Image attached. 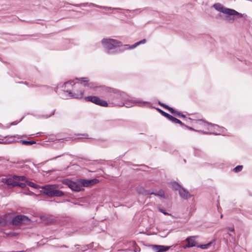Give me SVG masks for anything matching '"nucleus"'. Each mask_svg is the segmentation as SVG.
<instances>
[{
    "mask_svg": "<svg viewBox=\"0 0 252 252\" xmlns=\"http://www.w3.org/2000/svg\"><path fill=\"white\" fill-rule=\"evenodd\" d=\"M105 91L109 93L107 97L111 106L129 108L133 106V102L130 101L129 96L126 93L110 87H106Z\"/></svg>",
    "mask_w": 252,
    "mask_h": 252,
    "instance_id": "1",
    "label": "nucleus"
},
{
    "mask_svg": "<svg viewBox=\"0 0 252 252\" xmlns=\"http://www.w3.org/2000/svg\"><path fill=\"white\" fill-rule=\"evenodd\" d=\"M101 44L105 53L109 55H116L121 53L126 50V46L128 45H123L122 43L112 38H103Z\"/></svg>",
    "mask_w": 252,
    "mask_h": 252,
    "instance_id": "2",
    "label": "nucleus"
},
{
    "mask_svg": "<svg viewBox=\"0 0 252 252\" xmlns=\"http://www.w3.org/2000/svg\"><path fill=\"white\" fill-rule=\"evenodd\" d=\"M58 185H46L42 186L41 192L42 194H45L50 197H62L64 196V193L60 190L58 189Z\"/></svg>",
    "mask_w": 252,
    "mask_h": 252,
    "instance_id": "3",
    "label": "nucleus"
},
{
    "mask_svg": "<svg viewBox=\"0 0 252 252\" xmlns=\"http://www.w3.org/2000/svg\"><path fill=\"white\" fill-rule=\"evenodd\" d=\"M26 179V177L25 176L14 175L12 178L6 179L4 183L11 187L18 186L22 188H25L26 185L25 183H22V181Z\"/></svg>",
    "mask_w": 252,
    "mask_h": 252,
    "instance_id": "4",
    "label": "nucleus"
},
{
    "mask_svg": "<svg viewBox=\"0 0 252 252\" xmlns=\"http://www.w3.org/2000/svg\"><path fill=\"white\" fill-rule=\"evenodd\" d=\"M213 7L218 11L222 12L229 15H236L239 18L243 17V14L239 13L234 9L228 8L224 7L220 3H216L213 5Z\"/></svg>",
    "mask_w": 252,
    "mask_h": 252,
    "instance_id": "5",
    "label": "nucleus"
},
{
    "mask_svg": "<svg viewBox=\"0 0 252 252\" xmlns=\"http://www.w3.org/2000/svg\"><path fill=\"white\" fill-rule=\"evenodd\" d=\"M80 179L75 182L72 181L69 179H65L62 180V183L67 186L72 191L78 192L83 189L82 184L80 183Z\"/></svg>",
    "mask_w": 252,
    "mask_h": 252,
    "instance_id": "6",
    "label": "nucleus"
},
{
    "mask_svg": "<svg viewBox=\"0 0 252 252\" xmlns=\"http://www.w3.org/2000/svg\"><path fill=\"white\" fill-rule=\"evenodd\" d=\"M198 124L204 128L211 131H214L216 129H220V130H218L219 131L223 132L225 128L223 127H220L217 125H213L212 123H208L207 122H205L202 120H198Z\"/></svg>",
    "mask_w": 252,
    "mask_h": 252,
    "instance_id": "7",
    "label": "nucleus"
},
{
    "mask_svg": "<svg viewBox=\"0 0 252 252\" xmlns=\"http://www.w3.org/2000/svg\"><path fill=\"white\" fill-rule=\"evenodd\" d=\"M84 99L86 101L91 102L101 106L107 107L108 106V103L107 101L100 99L99 97L96 96L90 95L86 96L84 97Z\"/></svg>",
    "mask_w": 252,
    "mask_h": 252,
    "instance_id": "8",
    "label": "nucleus"
},
{
    "mask_svg": "<svg viewBox=\"0 0 252 252\" xmlns=\"http://www.w3.org/2000/svg\"><path fill=\"white\" fill-rule=\"evenodd\" d=\"M67 4H69V3L66 2ZM69 4H70L69 3ZM71 5L79 7V6H85L86 5H89V6H92L99 9H102L106 10H122V9L120 8H112L111 7H108V6H101L99 5H97L96 4H94V3L92 2H85V3H81L80 4H71Z\"/></svg>",
    "mask_w": 252,
    "mask_h": 252,
    "instance_id": "9",
    "label": "nucleus"
},
{
    "mask_svg": "<svg viewBox=\"0 0 252 252\" xmlns=\"http://www.w3.org/2000/svg\"><path fill=\"white\" fill-rule=\"evenodd\" d=\"M30 220L25 215H17L14 217L11 220V223L13 225H18L21 223H28Z\"/></svg>",
    "mask_w": 252,
    "mask_h": 252,
    "instance_id": "10",
    "label": "nucleus"
},
{
    "mask_svg": "<svg viewBox=\"0 0 252 252\" xmlns=\"http://www.w3.org/2000/svg\"><path fill=\"white\" fill-rule=\"evenodd\" d=\"M63 92L67 93L69 96L70 98H82L84 94V91L82 90L76 91L72 92L70 90L67 89L66 90H63Z\"/></svg>",
    "mask_w": 252,
    "mask_h": 252,
    "instance_id": "11",
    "label": "nucleus"
},
{
    "mask_svg": "<svg viewBox=\"0 0 252 252\" xmlns=\"http://www.w3.org/2000/svg\"><path fill=\"white\" fill-rule=\"evenodd\" d=\"M80 183L82 184V187H88L95 185L99 182L97 179L90 180L80 179Z\"/></svg>",
    "mask_w": 252,
    "mask_h": 252,
    "instance_id": "12",
    "label": "nucleus"
},
{
    "mask_svg": "<svg viewBox=\"0 0 252 252\" xmlns=\"http://www.w3.org/2000/svg\"><path fill=\"white\" fill-rule=\"evenodd\" d=\"M197 236H189L187 238L186 241L188 243L184 247V249H186L188 248H190L193 247H196V242L194 241V239L196 238Z\"/></svg>",
    "mask_w": 252,
    "mask_h": 252,
    "instance_id": "13",
    "label": "nucleus"
},
{
    "mask_svg": "<svg viewBox=\"0 0 252 252\" xmlns=\"http://www.w3.org/2000/svg\"><path fill=\"white\" fill-rule=\"evenodd\" d=\"M76 84L73 81H69L64 83L63 84H60L58 85L57 89L58 88H62L63 89V91L66 90L67 89L70 90V88L72 87L73 86L75 85Z\"/></svg>",
    "mask_w": 252,
    "mask_h": 252,
    "instance_id": "14",
    "label": "nucleus"
},
{
    "mask_svg": "<svg viewBox=\"0 0 252 252\" xmlns=\"http://www.w3.org/2000/svg\"><path fill=\"white\" fill-rule=\"evenodd\" d=\"M152 249L155 252H164L167 251L169 249V246H165L163 245H152Z\"/></svg>",
    "mask_w": 252,
    "mask_h": 252,
    "instance_id": "15",
    "label": "nucleus"
},
{
    "mask_svg": "<svg viewBox=\"0 0 252 252\" xmlns=\"http://www.w3.org/2000/svg\"><path fill=\"white\" fill-rule=\"evenodd\" d=\"M136 191L140 194L147 195L149 194H152L154 193V191L153 190H147L145 189L144 187L142 186H138L136 188Z\"/></svg>",
    "mask_w": 252,
    "mask_h": 252,
    "instance_id": "16",
    "label": "nucleus"
},
{
    "mask_svg": "<svg viewBox=\"0 0 252 252\" xmlns=\"http://www.w3.org/2000/svg\"><path fill=\"white\" fill-rule=\"evenodd\" d=\"M179 194L181 198L185 199H187L192 196V195H191L187 190L183 188L180 189L179 191Z\"/></svg>",
    "mask_w": 252,
    "mask_h": 252,
    "instance_id": "17",
    "label": "nucleus"
},
{
    "mask_svg": "<svg viewBox=\"0 0 252 252\" xmlns=\"http://www.w3.org/2000/svg\"><path fill=\"white\" fill-rule=\"evenodd\" d=\"M185 127H187L189 130L197 131L198 132H201V133H202L204 134H214L215 135H218V133L215 132L214 131L209 132L205 131L202 130H196V129H194L193 128L189 126H186Z\"/></svg>",
    "mask_w": 252,
    "mask_h": 252,
    "instance_id": "18",
    "label": "nucleus"
},
{
    "mask_svg": "<svg viewBox=\"0 0 252 252\" xmlns=\"http://www.w3.org/2000/svg\"><path fill=\"white\" fill-rule=\"evenodd\" d=\"M17 137L18 138H19V136H14L13 137H11L9 139H6L5 140H4L3 139H1L0 138V144H9L12 142H13L15 141L14 137Z\"/></svg>",
    "mask_w": 252,
    "mask_h": 252,
    "instance_id": "19",
    "label": "nucleus"
},
{
    "mask_svg": "<svg viewBox=\"0 0 252 252\" xmlns=\"http://www.w3.org/2000/svg\"><path fill=\"white\" fill-rule=\"evenodd\" d=\"M157 110L163 116L166 117L167 119H168L170 121L171 118L172 117V116L169 114L168 113L164 112L162 110L159 109V108H157Z\"/></svg>",
    "mask_w": 252,
    "mask_h": 252,
    "instance_id": "20",
    "label": "nucleus"
},
{
    "mask_svg": "<svg viewBox=\"0 0 252 252\" xmlns=\"http://www.w3.org/2000/svg\"><path fill=\"white\" fill-rule=\"evenodd\" d=\"M22 183H25L26 186L27 185H28L29 186L31 187H32L34 189H37V185L35 184L33 182H30L29 181H28V180L27 179V178H26V179L25 180H24L22 181Z\"/></svg>",
    "mask_w": 252,
    "mask_h": 252,
    "instance_id": "21",
    "label": "nucleus"
},
{
    "mask_svg": "<svg viewBox=\"0 0 252 252\" xmlns=\"http://www.w3.org/2000/svg\"><path fill=\"white\" fill-rule=\"evenodd\" d=\"M37 87V86H34L33 84H29V87ZM38 87H40V90L41 91H44L46 90H50L51 88L47 86H38Z\"/></svg>",
    "mask_w": 252,
    "mask_h": 252,
    "instance_id": "22",
    "label": "nucleus"
},
{
    "mask_svg": "<svg viewBox=\"0 0 252 252\" xmlns=\"http://www.w3.org/2000/svg\"><path fill=\"white\" fill-rule=\"evenodd\" d=\"M170 121H171L173 123L179 124L181 126H185L186 125L183 123L180 120L177 119L176 118L172 116L171 118Z\"/></svg>",
    "mask_w": 252,
    "mask_h": 252,
    "instance_id": "23",
    "label": "nucleus"
},
{
    "mask_svg": "<svg viewBox=\"0 0 252 252\" xmlns=\"http://www.w3.org/2000/svg\"><path fill=\"white\" fill-rule=\"evenodd\" d=\"M21 143L24 145H32L36 143L35 141H27L25 140H22L20 141Z\"/></svg>",
    "mask_w": 252,
    "mask_h": 252,
    "instance_id": "24",
    "label": "nucleus"
},
{
    "mask_svg": "<svg viewBox=\"0 0 252 252\" xmlns=\"http://www.w3.org/2000/svg\"><path fill=\"white\" fill-rule=\"evenodd\" d=\"M145 9L146 8H145ZM144 10V9H142L141 8H138V9H136L132 10H129V9H125V10H126V11H129V12H131V13L133 14V15L136 14L137 12H138L139 13H141Z\"/></svg>",
    "mask_w": 252,
    "mask_h": 252,
    "instance_id": "25",
    "label": "nucleus"
},
{
    "mask_svg": "<svg viewBox=\"0 0 252 252\" xmlns=\"http://www.w3.org/2000/svg\"><path fill=\"white\" fill-rule=\"evenodd\" d=\"M172 187L173 188L175 189V190H178V191H179V190L180 189H182V187L178 184L177 183V182H174L172 184Z\"/></svg>",
    "mask_w": 252,
    "mask_h": 252,
    "instance_id": "26",
    "label": "nucleus"
},
{
    "mask_svg": "<svg viewBox=\"0 0 252 252\" xmlns=\"http://www.w3.org/2000/svg\"><path fill=\"white\" fill-rule=\"evenodd\" d=\"M211 244H212V243L210 242V243H208L207 244L196 245V247H198V248H201L202 249H206L208 248V247L209 246H211Z\"/></svg>",
    "mask_w": 252,
    "mask_h": 252,
    "instance_id": "27",
    "label": "nucleus"
},
{
    "mask_svg": "<svg viewBox=\"0 0 252 252\" xmlns=\"http://www.w3.org/2000/svg\"><path fill=\"white\" fill-rule=\"evenodd\" d=\"M243 168V165H237L233 169V171L235 173H238L242 171Z\"/></svg>",
    "mask_w": 252,
    "mask_h": 252,
    "instance_id": "28",
    "label": "nucleus"
},
{
    "mask_svg": "<svg viewBox=\"0 0 252 252\" xmlns=\"http://www.w3.org/2000/svg\"><path fill=\"white\" fill-rule=\"evenodd\" d=\"M153 194L156 196H160L161 197H164V191L162 190H160L157 192H154V193Z\"/></svg>",
    "mask_w": 252,
    "mask_h": 252,
    "instance_id": "29",
    "label": "nucleus"
},
{
    "mask_svg": "<svg viewBox=\"0 0 252 252\" xmlns=\"http://www.w3.org/2000/svg\"><path fill=\"white\" fill-rule=\"evenodd\" d=\"M231 15H227L225 17V19L227 20L228 22L232 23L233 22L234 19L233 17H231Z\"/></svg>",
    "mask_w": 252,
    "mask_h": 252,
    "instance_id": "30",
    "label": "nucleus"
},
{
    "mask_svg": "<svg viewBox=\"0 0 252 252\" xmlns=\"http://www.w3.org/2000/svg\"><path fill=\"white\" fill-rule=\"evenodd\" d=\"M166 109H167L168 111H169V112L171 113L175 114V115L176 112L177 111L174 109H173L172 107H171L169 106L168 105L167 106Z\"/></svg>",
    "mask_w": 252,
    "mask_h": 252,
    "instance_id": "31",
    "label": "nucleus"
},
{
    "mask_svg": "<svg viewBox=\"0 0 252 252\" xmlns=\"http://www.w3.org/2000/svg\"><path fill=\"white\" fill-rule=\"evenodd\" d=\"M158 210L160 212L162 213V214H163L164 215H171L170 214H169L168 213H167V212H166V211L161 208H158Z\"/></svg>",
    "mask_w": 252,
    "mask_h": 252,
    "instance_id": "32",
    "label": "nucleus"
},
{
    "mask_svg": "<svg viewBox=\"0 0 252 252\" xmlns=\"http://www.w3.org/2000/svg\"><path fill=\"white\" fill-rule=\"evenodd\" d=\"M82 82L88 83L89 82V79L87 77H82L79 79Z\"/></svg>",
    "mask_w": 252,
    "mask_h": 252,
    "instance_id": "33",
    "label": "nucleus"
},
{
    "mask_svg": "<svg viewBox=\"0 0 252 252\" xmlns=\"http://www.w3.org/2000/svg\"><path fill=\"white\" fill-rule=\"evenodd\" d=\"M138 45H138V43L136 42L135 44L129 46L128 48H127L126 47V49H133V48H135Z\"/></svg>",
    "mask_w": 252,
    "mask_h": 252,
    "instance_id": "34",
    "label": "nucleus"
},
{
    "mask_svg": "<svg viewBox=\"0 0 252 252\" xmlns=\"http://www.w3.org/2000/svg\"><path fill=\"white\" fill-rule=\"evenodd\" d=\"M175 115L181 117L183 118H186V117L185 115L182 114L181 112L177 111H176Z\"/></svg>",
    "mask_w": 252,
    "mask_h": 252,
    "instance_id": "35",
    "label": "nucleus"
},
{
    "mask_svg": "<svg viewBox=\"0 0 252 252\" xmlns=\"http://www.w3.org/2000/svg\"><path fill=\"white\" fill-rule=\"evenodd\" d=\"M158 104H159L160 106H162L163 108H165V109H166L167 106H168L167 105H166V104H164V103H162V102H158Z\"/></svg>",
    "mask_w": 252,
    "mask_h": 252,
    "instance_id": "36",
    "label": "nucleus"
},
{
    "mask_svg": "<svg viewBox=\"0 0 252 252\" xmlns=\"http://www.w3.org/2000/svg\"><path fill=\"white\" fill-rule=\"evenodd\" d=\"M146 42V40L145 39H143L138 42H137L138 45H140L141 44L145 43Z\"/></svg>",
    "mask_w": 252,
    "mask_h": 252,
    "instance_id": "37",
    "label": "nucleus"
},
{
    "mask_svg": "<svg viewBox=\"0 0 252 252\" xmlns=\"http://www.w3.org/2000/svg\"><path fill=\"white\" fill-rule=\"evenodd\" d=\"M228 230L230 232H234V227H228Z\"/></svg>",
    "mask_w": 252,
    "mask_h": 252,
    "instance_id": "38",
    "label": "nucleus"
},
{
    "mask_svg": "<svg viewBox=\"0 0 252 252\" xmlns=\"http://www.w3.org/2000/svg\"><path fill=\"white\" fill-rule=\"evenodd\" d=\"M226 235H227V236H229L231 237H232V240L233 241H235V237H233V236H231V235L230 234H229V233H226Z\"/></svg>",
    "mask_w": 252,
    "mask_h": 252,
    "instance_id": "39",
    "label": "nucleus"
},
{
    "mask_svg": "<svg viewBox=\"0 0 252 252\" xmlns=\"http://www.w3.org/2000/svg\"><path fill=\"white\" fill-rule=\"evenodd\" d=\"M20 83H23V84H25V85H27L28 87H29V83L28 82H26H26H20Z\"/></svg>",
    "mask_w": 252,
    "mask_h": 252,
    "instance_id": "40",
    "label": "nucleus"
},
{
    "mask_svg": "<svg viewBox=\"0 0 252 252\" xmlns=\"http://www.w3.org/2000/svg\"><path fill=\"white\" fill-rule=\"evenodd\" d=\"M55 110L49 116H47L46 118H48L54 114Z\"/></svg>",
    "mask_w": 252,
    "mask_h": 252,
    "instance_id": "41",
    "label": "nucleus"
},
{
    "mask_svg": "<svg viewBox=\"0 0 252 252\" xmlns=\"http://www.w3.org/2000/svg\"><path fill=\"white\" fill-rule=\"evenodd\" d=\"M83 248H85V250H82V251H84L86 250L89 248V245L84 246Z\"/></svg>",
    "mask_w": 252,
    "mask_h": 252,
    "instance_id": "42",
    "label": "nucleus"
},
{
    "mask_svg": "<svg viewBox=\"0 0 252 252\" xmlns=\"http://www.w3.org/2000/svg\"><path fill=\"white\" fill-rule=\"evenodd\" d=\"M18 123V122H14L11 123V125H16Z\"/></svg>",
    "mask_w": 252,
    "mask_h": 252,
    "instance_id": "43",
    "label": "nucleus"
},
{
    "mask_svg": "<svg viewBox=\"0 0 252 252\" xmlns=\"http://www.w3.org/2000/svg\"><path fill=\"white\" fill-rule=\"evenodd\" d=\"M87 86H88V87H90V88H92V87H93V86L91 85V84H88L87 85Z\"/></svg>",
    "mask_w": 252,
    "mask_h": 252,
    "instance_id": "44",
    "label": "nucleus"
},
{
    "mask_svg": "<svg viewBox=\"0 0 252 252\" xmlns=\"http://www.w3.org/2000/svg\"><path fill=\"white\" fill-rule=\"evenodd\" d=\"M82 135H83V136H88V134H82Z\"/></svg>",
    "mask_w": 252,
    "mask_h": 252,
    "instance_id": "45",
    "label": "nucleus"
},
{
    "mask_svg": "<svg viewBox=\"0 0 252 252\" xmlns=\"http://www.w3.org/2000/svg\"><path fill=\"white\" fill-rule=\"evenodd\" d=\"M61 247L67 248V246H66V245H63Z\"/></svg>",
    "mask_w": 252,
    "mask_h": 252,
    "instance_id": "46",
    "label": "nucleus"
},
{
    "mask_svg": "<svg viewBox=\"0 0 252 252\" xmlns=\"http://www.w3.org/2000/svg\"><path fill=\"white\" fill-rule=\"evenodd\" d=\"M79 246H80V245H75V247H79Z\"/></svg>",
    "mask_w": 252,
    "mask_h": 252,
    "instance_id": "47",
    "label": "nucleus"
},
{
    "mask_svg": "<svg viewBox=\"0 0 252 252\" xmlns=\"http://www.w3.org/2000/svg\"><path fill=\"white\" fill-rule=\"evenodd\" d=\"M60 156H58V157H55L54 158H57L58 157H60Z\"/></svg>",
    "mask_w": 252,
    "mask_h": 252,
    "instance_id": "48",
    "label": "nucleus"
},
{
    "mask_svg": "<svg viewBox=\"0 0 252 252\" xmlns=\"http://www.w3.org/2000/svg\"><path fill=\"white\" fill-rule=\"evenodd\" d=\"M143 103H147V102H143Z\"/></svg>",
    "mask_w": 252,
    "mask_h": 252,
    "instance_id": "49",
    "label": "nucleus"
},
{
    "mask_svg": "<svg viewBox=\"0 0 252 252\" xmlns=\"http://www.w3.org/2000/svg\"><path fill=\"white\" fill-rule=\"evenodd\" d=\"M137 249H136L135 250V252H137Z\"/></svg>",
    "mask_w": 252,
    "mask_h": 252,
    "instance_id": "50",
    "label": "nucleus"
}]
</instances>
